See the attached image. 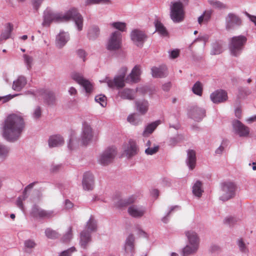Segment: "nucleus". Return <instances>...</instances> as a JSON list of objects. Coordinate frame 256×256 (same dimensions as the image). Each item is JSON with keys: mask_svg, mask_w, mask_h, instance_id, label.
<instances>
[{"mask_svg": "<svg viewBox=\"0 0 256 256\" xmlns=\"http://www.w3.org/2000/svg\"><path fill=\"white\" fill-rule=\"evenodd\" d=\"M43 18L44 26H49L52 22H67L72 20L78 30L81 31L83 28V18L76 8H72L64 12H57L46 9L44 12Z\"/></svg>", "mask_w": 256, "mask_h": 256, "instance_id": "nucleus-1", "label": "nucleus"}, {"mask_svg": "<svg viewBox=\"0 0 256 256\" xmlns=\"http://www.w3.org/2000/svg\"><path fill=\"white\" fill-rule=\"evenodd\" d=\"M25 126L22 116L12 114L5 119L2 127V137L7 141L14 142L20 137Z\"/></svg>", "mask_w": 256, "mask_h": 256, "instance_id": "nucleus-2", "label": "nucleus"}, {"mask_svg": "<svg viewBox=\"0 0 256 256\" xmlns=\"http://www.w3.org/2000/svg\"><path fill=\"white\" fill-rule=\"evenodd\" d=\"M246 42V37L243 35L232 37L228 44L230 54L234 56H238L242 54Z\"/></svg>", "mask_w": 256, "mask_h": 256, "instance_id": "nucleus-3", "label": "nucleus"}, {"mask_svg": "<svg viewBox=\"0 0 256 256\" xmlns=\"http://www.w3.org/2000/svg\"><path fill=\"white\" fill-rule=\"evenodd\" d=\"M170 10V17L174 22L179 23L183 21L184 12L182 2H171Z\"/></svg>", "mask_w": 256, "mask_h": 256, "instance_id": "nucleus-4", "label": "nucleus"}, {"mask_svg": "<svg viewBox=\"0 0 256 256\" xmlns=\"http://www.w3.org/2000/svg\"><path fill=\"white\" fill-rule=\"evenodd\" d=\"M115 146H110L106 148L99 156L98 162L103 166H106L113 162L117 154Z\"/></svg>", "mask_w": 256, "mask_h": 256, "instance_id": "nucleus-5", "label": "nucleus"}, {"mask_svg": "<svg viewBox=\"0 0 256 256\" xmlns=\"http://www.w3.org/2000/svg\"><path fill=\"white\" fill-rule=\"evenodd\" d=\"M240 18L234 13H229L225 18V28L230 32L237 29L242 25Z\"/></svg>", "mask_w": 256, "mask_h": 256, "instance_id": "nucleus-6", "label": "nucleus"}, {"mask_svg": "<svg viewBox=\"0 0 256 256\" xmlns=\"http://www.w3.org/2000/svg\"><path fill=\"white\" fill-rule=\"evenodd\" d=\"M236 186L230 182H225L222 186V194L220 199L222 201H226L232 198L235 195Z\"/></svg>", "mask_w": 256, "mask_h": 256, "instance_id": "nucleus-7", "label": "nucleus"}, {"mask_svg": "<svg viewBox=\"0 0 256 256\" xmlns=\"http://www.w3.org/2000/svg\"><path fill=\"white\" fill-rule=\"evenodd\" d=\"M122 45V34L120 32H112L108 39L106 48L108 50L114 51L120 48Z\"/></svg>", "mask_w": 256, "mask_h": 256, "instance_id": "nucleus-8", "label": "nucleus"}, {"mask_svg": "<svg viewBox=\"0 0 256 256\" xmlns=\"http://www.w3.org/2000/svg\"><path fill=\"white\" fill-rule=\"evenodd\" d=\"M94 136V132L90 125L86 122L82 124L80 142L82 144L86 146L90 143Z\"/></svg>", "mask_w": 256, "mask_h": 256, "instance_id": "nucleus-9", "label": "nucleus"}, {"mask_svg": "<svg viewBox=\"0 0 256 256\" xmlns=\"http://www.w3.org/2000/svg\"><path fill=\"white\" fill-rule=\"evenodd\" d=\"M70 76L72 80L84 88L87 93H90L92 91L93 88L92 84L90 81L84 78L82 74L74 72L71 73Z\"/></svg>", "mask_w": 256, "mask_h": 256, "instance_id": "nucleus-10", "label": "nucleus"}, {"mask_svg": "<svg viewBox=\"0 0 256 256\" xmlns=\"http://www.w3.org/2000/svg\"><path fill=\"white\" fill-rule=\"evenodd\" d=\"M232 129L234 133L240 137H248L250 134V128L238 120L232 122Z\"/></svg>", "mask_w": 256, "mask_h": 256, "instance_id": "nucleus-11", "label": "nucleus"}, {"mask_svg": "<svg viewBox=\"0 0 256 256\" xmlns=\"http://www.w3.org/2000/svg\"><path fill=\"white\" fill-rule=\"evenodd\" d=\"M130 38L136 46L142 47L147 38V36L144 32L135 29L132 31Z\"/></svg>", "mask_w": 256, "mask_h": 256, "instance_id": "nucleus-12", "label": "nucleus"}, {"mask_svg": "<svg viewBox=\"0 0 256 256\" xmlns=\"http://www.w3.org/2000/svg\"><path fill=\"white\" fill-rule=\"evenodd\" d=\"M210 98L214 104L224 102L228 99V93L224 90H218L210 94Z\"/></svg>", "mask_w": 256, "mask_h": 256, "instance_id": "nucleus-13", "label": "nucleus"}, {"mask_svg": "<svg viewBox=\"0 0 256 256\" xmlns=\"http://www.w3.org/2000/svg\"><path fill=\"white\" fill-rule=\"evenodd\" d=\"M83 189L85 190H92L94 186V177L90 172H86L84 174L82 180Z\"/></svg>", "mask_w": 256, "mask_h": 256, "instance_id": "nucleus-14", "label": "nucleus"}, {"mask_svg": "<svg viewBox=\"0 0 256 256\" xmlns=\"http://www.w3.org/2000/svg\"><path fill=\"white\" fill-rule=\"evenodd\" d=\"M138 151V148L135 141L130 140L126 146L124 150V155L128 158H130L136 156Z\"/></svg>", "mask_w": 256, "mask_h": 256, "instance_id": "nucleus-15", "label": "nucleus"}, {"mask_svg": "<svg viewBox=\"0 0 256 256\" xmlns=\"http://www.w3.org/2000/svg\"><path fill=\"white\" fill-rule=\"evenodd\" d=\"M37 182H34L32 183H30L28 185L24 190L22 192V194L21 196H20L17 198L16 204V206L23 212L24 211V208L23 204V201L25 200L28 196V192L32 190L35 184L37 183Z\"/></svg>", "mask_w": 256, "mask_h": 256, "instance_id": "nucleus-16", "label": "nucleus"}, {"mask_svg": "<svg viewBox=\"0 0 256 256\" xmlns=\"http://www.w3.org/2000/svg\"><path fill=\"white\" fill-rule=\"evenodd\" d=\"M100 82H104L108 84L110 88H114L116 86L118 88H122L124 86V82L126 79L123 78V76H116L114 80H110L108 78H106L105 79Z\"/></svg>", "mask_w": 256, "mask_h": 256, "instance_id": "nucleus-17", "label": "nucleus"}, {"mask_svg": "<svg viewBox=\"0 0 256 256\" xmlns=\"http://www.w3.org/2000/svg\"><path fill=\"white\" fill-rule=\"evenodd\" d=\"M38 94L42 96L44 102L50 106L56 104V98L54 92L50 90H41L38 92Z\"/></svg>", "mask_w": 256, "mask_h": 256, "instance_id": "nucleus-18", "label": "nucleus"}, {"mask_svg": "<svg viewBox=\"0 0 256 256\" xmlns=\"http://www.w3.org/2000/svg\"><path fill=\"white\" fill-rule=\"evenodd\" d=\"M128 214L134 218H142L146 212V208L140 206L132 205L128 209Z\"/></svg>", "mask_w": 256, "mask_h": 256, "instance_id": "nucleus-19", "label": "nucleus"}, {"mask_svg": "<svg viewBox=\"0 0 256 256\" xmlns=\"http://www.w3.org/2000/svg\"><path fill=\"white\" fill-rule=\"evenodd\" d=\"M32 214L34 217L40 218H50L54 215L53 211L44 210L36 205L32 208Z\"/></svg>", "mask_w": 256, "mask_h": 256, "instance_id": "nucleus-20", "label": "nucleus"}, {"mask_svg": "<svg viewBox=\"0 0 256 256\" xmlns=\"http://www.w3.org/2000/svg\"><path fill=\"white\" fill-rule=\"evenodd\" d=\"M141 74L140 66L136 65L132 68L131 72L126 78V82L127 83H136L140 80Z\"/></svg>", "mask_w": 256, "mask_h": 256, "instance_id": "nucleus-21", "label": "nucleus"}, {"mask_svg": "<svg viewBox=\"0 0 256 256\" xmlns=\"http://www.w3.org/2000/svg\"><path fill=\"white\" fill-rule=\"evenodd\" d=\"M69 40V34L68 32L61 30L56 36V46L58 48H62Z\"/></svg>", "mask_w": 256, "mask_h": 256, "instance_id": "nucleus-22", "label": "nucleus"}, {"mask_svg": "<svg viewBox=\"0 0 256 256\" xmlns=\"http://www.w3.org/2000/svg\"><path fill=\"white\" fill-rule=\"evenodd\" d=\"M152 77L155 78H162L166 77L168 74L167 68L165 66H160L159 67L153 66L151 68Z\"/></svg>", "mask_w": 256, "mask_h": 256, "instance_id": "nucleus-23", "label": "nucleus"}, {"mask_svg": "<svg viewBox=\"0 0 256 256\" xmlns=\"http://www.w3.org/2000/svg\"><path fill=\"white\" fill-rule=\"evenodd\" d=\"M92 242L90 234L86 230H83L80 233V245L83 248H86L88 244Z\"/></svg>", "mask_w": 256, "mask_h": 256, "instance_id": "nucleus-24", "label": "nucleus"}, {"mask_svg": "<svg viewBox=\"0 0 256 256\" xmlns=\"http://www.w3.org/2000/svg\"><path fill=\"white\" fill-rule=\"evenodd\" d=\"M136 199V196L134 195L123 199H115L114 200V206L118 208L124 207L134 203Z\"/></svg>", "mask_w": 256, "mask_h": 256, "instance_id": "nucleus-25", "label": "nucleus"}, {"mask_svg": "<svg viewBox=\"0 0 256 256\" xmlns=\"http://www.w3.org/2000/svg\"><path fill=\"white\" fill-rule=\"evenodd\" d=\"M196 153L193 150H187V157L186 159V164L190 170H193L196 164Z\"/></svg>", "mask_w": 256, "mask_h": 256, "instance_id": "nucleus-26", "label": "nucleus"}, {"mask_svg": "<svg viewBox=\"0 0 256 256\" xmlns=\"http://www.w3.org/2000/svg\"><path fill=\"white\" fill-rule=\"evenodd\" d=\"M192 118L196 121L201 120L206 116V111L202 108H194L190 112Z\"/></svg>", "mask_w": 256, "mask_h": 256, "instance_id": "nucleus-27", "label": "nucleus"}, {"mask_svg": "<svg viewBox=\"0 0 256 256\" xmlns=\"http://www.w3.org/2000/svg\"><path fill=\"white\" fill-rule=\"evenodd\" d=\"M136 108L141 114H145L148 110L149 103L146 100H138L134 102Z\"/></svg>", "mask_w": 256, "mask_h": 256, "instance_id": "nucleus-28", "label": "nucleus"}, {"mask_svg": "<svg viewBox=\"0 0 256 256\" xmlns=\"http://www.w3.org/2000/svg\"><path fill=\"white\" fill-rule=\"evenodd\" d=\"M136 90L124 88L118 92L119 96L122 99L133 100L136 96Z\"/></svg>", "mask_w": 256, "mask_h": 256, "instance_id": "nucleus-29", "label": "nucleus"}, {"mask_svg": "<svg viewBox=\"0 0 256 256\" xmlns=\"http://www.w3.org/2000/svg\"><path fill=\"white\" fill-rule=\"evenodd\" d=\"M37 246L34 240L27 239L24 242L23 252L27 254H31Z\"/></svg>", "mask_w": 256, "mask_h": 256, "instance_id": "nucleus-30", "label": "nucleus"}, {"mask_svg": "<svg viewBox=\"0 0 256 256\" xmlns=\"http://www.w3.org/2000/svg\"><path fill=\"white\" fill-rule=\"evenodd\" d=\"M185 234L188 244L198 246L199 238L194 231L192 230H188L185 232Z\"/></svg>", "mask_w": 256, "mask_h": 256, "instance_id": "nucleus-31", "label": "nucleus"}, {"mask_svg": "<svg viewBox=\"0 0 256 256\" xmlns=\"http://www.w3.org/2000/svg\"><path fill=\"white\" fill-rule=\"evenodd\" d=\"M64 143V140L60 135L52 136L48 140V145L50 147H56L62 146Z\"/></svg>", "mask_w": 256, "mask_h": 256, "instance_id": "nucleus-32", "label": "nucleus"}, {"mask_svg": "<svg viewBox=\"0 0 256 256\" xmlns=\"http://www.w3.org/2000/svg\"><path fill=\"white\" fill-rule=\"evenodd\" d=\"M134 238L132 234H130L127 238L124 244V250L126 254L132 253L134 251Z\"/></svg>", "mask_w": 256, "mask_h": 256, "instance_id": "nucleus-33", "label": "nucleus"}, {"mask_svg": "<svg viewBox=\"0 0 256 256\" xmlns=\"http://www.w3.org/2000/svg\"><path fill=\"white\" fill-rule=\"evenodd\" d=\"M26 80L24 76H20L14 81L12 89L16 91H20L26 84Z\"/></svg>", "mask_w": 256, "mask_h": 256, "instance_id": "nucleus-34", "label": "nucleus"}, {"mask_svg": "<svg viewBox=\"0 0 256 256\" xmlns=\"http://www.w3.org/2000/svg\"><path fill=\"white\" fill-rule=\"evenodd\" d=\"M223 42L222 41H216L213 42L212 44V48L210 50V54L216 55L222 52Z\"/></svg>", "mask_w": 256, "mask_h": 256, "instance_id": "nucleus-35", "label": "nucleus"}, {"mask_svg": "<svg viewBox=\"0 0 256 256\" xmlns=\"http://www.w3.org/2000/svg\"><path fill=\"white\" fill-rule=\"evenodd\" d=\"M156 31L157 32L160 36H166L168 33L164 25L158 20H156L154 22Z\"/></svg>", "mask_w": 256, "mask_h": 256, "instance_id": "nucleus-36", "label": "nucleus"}, {"mask_svg": "<svg viewBox=\"0 0 256 256\" xmlns=\"http://www.w3.org/2000/svg\"><path fill=\"white\" fill-rule=\"evenodd\" d=\"M159 124V121H156L148 124L146 126L142 135L144 137L148 136L153 132Z\"/></svg>", "mask_w": 256, "mask_h": 256, "instance_id": "nucleus-37", "label": "nucleus"}, {"mask_svg": "<svg viewBox=\"0 0 256 256\" xmlns=\"http://www.w3.org/2000/svg\"><path fill=\"white\" fill-rule=\"evenodd\" d=\"M198 246L190 244L188 243L186 246L182 249V252L183 256H188L195 254L198 250Z\"/></svg>", "mask_w": 256, "mask_h": 256, "instance_id": "nucleus-38", "label": "nucleus"}, {"mask_svg": "<svg viewBox=\"0 0 256 256\" xmlns=\"http://www.w3.org/2000/svg\"><path fill=\"white\" fill-rule=\"evenodd\" d=\"M97 230V224L96 220L91 216L89 220L86 222V224L84 230H86L90 234L95 232Z\"/></svg>", "mask_w": 256, "mask_h": 256, "instance_id": "nucleus-39", "label": "nucleus"}, {"mask_svg": "<svg viewBox=\"0 0 256 256\" xmlns=\"http://www.w3.org/2000/svg\"><path fill=\"white\" fill-rule=\"evenodd\" d=\"M100 30L96 26H92L88 30V36L90 40H96L99 36Z\"/></svg>", "mask_w": 256, "mask_h": 256, "instance_id": "nucleus-40", "label": "nucleus"}, {"mask_svg": "<svg viewBox=\"0 0 256 256\" xmlns=\"http://www.w3.org/2000/svg\"><path fill=\"white\" fill-rule=\"evenodd\" d=\"M128 121L133 125H138L142 122V118L136 114H133L128 116Z\"/></svg>", "mask_w": 256, "mask_h": 256, "instance_id": "nucleus-41", "label": "nucleus"}, {"mask_svg": "<svg viewBox=\"0 0 256 256\" xmlns=\"http://www.w3.org/2000/svg\"><path fill=\"white\" fill-rule=\"evenodd\" d=\"M202 182L198 180L192 186V192L195 196L198 198H200L202 196V193L204 192L202 188Z\"/></svg>", "mask_w": 256, "mask_h": 256, "instance_id": "nucleus-42", "label": "nucleus"}, {"mask_svg": "<svg viewBox=\"0 0 256 256\" xmlns=\"http://www.w3.org/2000/svg\"><path fill=\"white\" fill-rule=\"evenodd\" d=\"M10 148L0 142V162L4 160L8 156Z\"/></svg>", "mask_w": 256, "mask_h": 256, "instance_id": "nucleus-43", "label": "nucleus"}, {"mask_svg": "<svg viewBox=\"0 0 256 256\" xmlns=\"http://www.w3.org/2000/svg\"><path fill=\"white\" fill-rule=\"evenodd\" d=\"M212 14L211 10H206L202 15L198 17V24H202L203 22H208L210 19Z\"/></svg>", "mask_w": 256, "mask_h": 256, "instance_id": "nucleus-44", "label": "nucleus"}, {"mask_svg": "<svg viewBox=\"0 0 256 256\" xmlns=\"http://www.w3.org/2000/svg\"><path fill=\"white\" fill-rule=\"evenodd\" d=\"M13 30V26L10 23L7 24L6 30L3 32L0 36V40H6L10 36V33Z\"/></svg>", "mask_w": 256, "mask_h": 256, "instance_id": "nucleus-45", "label": "nucleus"}, {"mask_svg": "<svg viewBox=\"0 0 256 256\" xmlns=\"http://www.w3.org/2000/svg\"><path fill=\"white\" fill-rule=\"evenodd\" d=\"M45 234L48 238L50 239L58 238L60 236L58 232L50 228H48L45 230Z\"/></svg>", "mask_w": 256, "mask_h": 256, "instance_id": "nucleus-46", "label": "nucleus"}, {"mask_svg": "<svg viewBox=\"0 0 256 256\" xmlns=\"http://www.w3.org/2000/svg\"><path fill=\"white\" fill-rule=\"evenodd\" d=\"M72 238V228L71 226L68 228L67 231L63 235L61 240L64 242H69Z\"/></svg>", "mask_w": 256, "mask_h": 256, "instance_id": "nucleus-47", "label": "nucleus"}, {"mask_svg": "<svg viewBox=\"0 0 256 256\" xmlns=\"http://www.w3.org/2000/svg\"><path fill=\"white\" fill-rule=\"evenodd\" d=\"M23 58L27 69L30 70L32 68L33 64L34 58L32 56L27 54H24L23 55Z\"/></svg>", "mask_w": 256, "mask_h": 256, "instance_id": "nucleus-48", "label": "nucleus"}, {"mask_svg": "<svg viewBox=\"0 0 256 256\" xmlns=\"http://www.w3.org/2000/svg\"><path fill=\"white\" fill-rule=\"evenodd\" d=\"M192 90L193 92L198 96H201L202 92V86L201 82L198 81L194 85Z\"/></svg>", "mask_w": 256, "mask_h": 256, "instance_id": "nucleus-49", "label": "nucleus"}, {"mask_svg": "<svg viewBox=\"0 0 256 256\" xmlns=\"http://www.w3.org/2000/svg\"><path fill=\"white\" fill-rule=\"evenodd\" d=\"M110 25L114 28L119 30L120 32H124L126 30V24L123 22H114Z\"/></svg>", "mask_w": 256, "mask_h": 256, "instance_id": "nucleus-50", "label": "nucleus"}, {"mask_svg": "<svg viewBox=\"0 0 256 256\" xmlns=\"http://www.w3.org/2000/svg\"><path fill=\"white\" fill-rule=\"evenodd\" d=\"M110 2V0H85L84 2V6H88L92 4H108Z\"/></svg>", "mask_w": 256, "mask_h": 256, "instance_id": "nucleus-51", "label": "nucleus"}, {"mask_svg": "<svg viewBox=\"0 0 256 256\" xmlns=\"http://www.w3.org/2000/svg\"><path fill=\"white\" fill-rule=\"evenodd\" d=\"M237 222L238 219L232 216H226L224 221V224L229 226H234Z\"/></svg>", "mask_w": 256, "mask_h": 256, "instance_id": "nucleus-52", "label": "nucleus"}, {"mask_svg": "<svg viewBox=\"0 0 256 256\" xmlns=\"http://www.w3.org/2000/svg\"><path fill=\"white\" fill-rule=\"evenodd\" d=\"M208 2L212 6L216 8L224 9L226 8L224 4L217 0H208Z\"/></svg>", "mask_w": 256, "mask_h": 256, "instance_id": "nucleus-53", "label": "nucleus"}, {"mask_svg": "<svg viewBox=\"0 0 256 256\" xmlns=\"http://www.w3.org/2000/svg\"><path fill=\"white\" fill-rule=\"evenodd\" d=\"M237 244L240 250L244 253H247L248 251V248L242 239H238L237 241Z\"/></svg>", "mask_w": 256, "mask_h": 256, "instance_id": "nucleus-54", "label": "nucleus"}, {"mask_svg": "<svg viewBox=\"0 0 256 256\" xmlns=\"http://www.w3.org/2000/svg\"><path fill=\"white\" fill-rule=\"evenodd\" d=\"M106 97L102 94L96 96L95 97V100L98 102L102 107H104L106 105Z\"/></svg>", "mask_w": 256, "mask_h": 256, "instance_id": "nucleus-55", "label": "nucleus"}, {"mask_svg": "<svg viewBox=\"0 0 256 256\" xmlns=\"http://www.w3.org/2000/svg\"><path fill=\"white\" fill-rule=\"evenodd\" d=\"M159 150V146L154 144L152 148H148L145 150V153L148 155H153L156 153Z\"/></svg>", "mask_w": 256, "mask_h": 256, "instance_id": "nucleus-56", "label": "nucleus"}, {"mask_svg": "<svg viewBox=\"0 0 256 256\" xmlns=\"http://www.w3.org/2000/svg\"><path fill=\"white\" fill-rule=\"evenodd\" d=\"M44 0H31V4L33 9L36 11H38Z\"/></svg>", "mask_w": 256, "mask_h": 256, "instance_id": "nucleus-57", "label": "nucleus"}, {"mask_svg": "<svg viewBox=\"0 0 256 256\" xmlns=\"http://www.w3.org/2000/svg\"><path fill=\"white\" fill-rule=\"evenodd\" d=\"M42 115V110L40 106H36L32 114L33 118L37 120L40 118Z\"/></svg>", "mask_w": 256, "mask_h": 256, "instance_id": "nucleus-58", "label": "nucleus"}, {"mask_svg": "<svg viewBox=\"0 0 256 256\" xmlns=\"http://www.w3.org/2000/svg\"><path fill=\"white\" fill-rule=\"evenodd\" d=\"M179 142L178 136L172 137L168 142V144L172 146H174Z\"/></svg>", "mask_w": 256, "mask_h": 256, "instance_id": "nucleus-59", "label": "nucleus"}, {"mask_svg": "<svg viewBox=\"0 0 256 256\" xmlns=\"http://www.w3.org/2000/svg\"><path fill=\"white\" fill-rule=\"evenodd\" d=\"M178 208L177 206H172L170 208V210H169V212H168V214H166V216H164V217H163L162 218V221L164 222V223H165V224H166L168 222V216H170V214H171V212L176 208Z\"/></svg>", "mask_w": 256, "mask_h": 256, "instance_id": "nucleus-60", "label": "nucleus"}, {"mask_svg": "<svg viewBox=\"0 0 256 256\" xmlns=\"http://www.w3.org/2000/svg\"><path fill=\"white\" fill-rule=\"evenodd\" d=\"M208 40V36L206 34L204 35L200 36H199L197 38H196L194 42H198V41H203L204 42H206Z\"/></svg>", "mask_w": 256, "mask_h": 256, "instance_id": "nucleus-61", "label": "nucleus"}, {"mask_svg": "<svg viewBox=\"0 0 256 256\" xmlns=\"http://www.w3.org/2000/svg\"><path fill=\"white\" fill-rule=\"evenodd\" d=\"M179 55V51L178 50H173L170 52V56L172 58H175Z\"/></svg>", "mask_w": 256, "mask_h": 256, "instance_id": "nucleus-62", "label": "nucleus"}, {"mask_svg": "<svg viewBox=\"0 0 256 256\" xmlns=\"http://www.w3.org/2000/svg\"><path fill=\"white\" fill-rule=\"evenodd\" d=\"M78 54L80 58H82L83 59V61L85 60V57L86 56V52L83 50H79L78 51Z\"/></svg>", "mask_w": 256, "mask_h": 256, "instance_id": "nucleus-63", "label": "nucleus"}, {"mask_svg": "<svg viewBox=\"0 0 256 256\" xmlns=\"http://www.w3.org/2000/svg\"><path fill=\"white\" fill-rule=\"evenodd\" d=\"M171 86L172 84L170 82H167L162 85V88L164 91L168 92L170 90Z\"/></svg>", "mask_w": 256, "mask_h": 256, "instance_id": "nucleus-64", "label": "nucleus"}]
</instances>
